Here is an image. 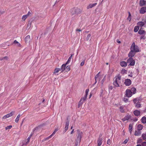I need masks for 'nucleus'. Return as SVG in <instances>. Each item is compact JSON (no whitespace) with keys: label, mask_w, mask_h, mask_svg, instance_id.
<instances>
[{"label":"nucleus","mask_w":146,"mask_h":146,"mask_svg":"<svg viewBox=\"0 0 146 146\" xmlns=\"http://www.w3.org/2000/svg\"><path fill=\"white\" fill-rule=\"evenodd\" d=\"M127 19L128 20H129V21H130L131 19V17H129L128 16Z\"/></svg>","instance_id":"nucleus-58"},{"label":"nucleus","mask_w":146,"mask_h":146,"mask_svg":"<svg viewBox=\"0 0 146 146\" xmlns=\"http://www.w3.org/2000/svg\"><path fill=\"white\" fill-rule=\"evenodd\" d=\"M128 139H126L123 142V144H126L128 141Z\"/></svg>","instance_id":"nucleus-46"},{"label":"nucleus","mask_w":146,"mask_h":146,"mask_svg":"<svg viewBox=\"0 0 146 146\" xmlns=\"http://www.w3.org/2000/svg\"><path fill=\"white\" fill-rule=\"evenodd\" d=\"M126 96L127 97H130L132 95V92L131 90L127 89L125 92Z\"/></svg>","instance_id":"nucleus-8"},{"label":"nucleus","mask_w":146,"mask_h":146,"mask_svg":"<svg viewBox=\"0 0 146 146\" xmlns=\"http://www.w3.org/2000/svg\"><path fill=\"white\" fill-rule=\"evenodd\" d=\"M20 117V114H18V115H17L16 119H15V122L16 123L18 122L19 120V118Z\"/></svg>","instance_id":"nucleus-33"},{"label":"nucleus","mask_w":146,"mask_h":146,"mask_svg":"<svg viewBox=\"0 0 146 146\" xmlns=\"http://www.w3.org/2000/svg\"><path fill=\"white\" fill-rule=\"evenodd\" d=\"M142 139H141L140 138H139L138 139L137 143H141L142 142Z\"/></svg>","instance_id":"nucleus-42"},{"label":"nucleus","mask_w":146,"mask_h":146,"mask_svg":"<svg viewBox=\"0 0 146 146\" xmlns=\"http://www.w3.org/2000/svg\"><path fill=\"white\" fill-rule=\"evenodd\" d=\"M128 13H129V16H128L129 17H131V15L130 13V12H129Z\"/></svg>","instance_id":"nucleus-64"},{"label":"nucleus","mask_w":146,"mask_h":146,"mask_svg":"<svg viewBox=\"0 0 146 146\" xmlns=\"http://www.w3.org/2000/svg\"><path fill=\"white\" fill-rule=\"evenodd\" d=\"M100 73V72H99V73L97 74H96V76H95V82L94 84H96V82H97V79L98 78V77H99V74Z\"/></svg>","instance_id":"nucleus-35"},{"label":"nucleus","mask_w":146,"mask_h":146,"mask_svg":"<svg viewBox=\"0 0 146 146\" xmlns=\"http://www.w3.org/2000/svg\"><path fill=\"white\" fill-rule=\"evenodd\" d=\"M130 50L135 53L138 52L139 51V47L138 46L135 45L134 42H133L132 44Z\"/></svg>","instance_id":"nucleus-3"},{"label":"nucleus","mask_w":146,"mask_h":146,"mask_svg":"<svg viewBox=\"0 0 146 146\" xmlns=\"http://www.w3.org/2000/svg\"><path fill=\"white\" fill-rule=\"evenodd\" d=\"M105 78V77H104V79H103L102 80V81H101V82H102V84H103V83H104V78Z\"/></svg>","instance_id":"nucleus-57"},{"label":"nucleus","mask_w":146,"mask_h":146,"mask_svg":"<svg viewBox=\"0 0 146 146\" xmlns=\"http://www.w3.org/2000/svg\"><path fill=\"white\" fill-rule=\"evenodd\" d=\"M135 53V52L131 50L130 51L128 54V56L130 58H132V57L134 56Z\"/></svg>","instance_id":"nucleus-13"},{"label":"nucleus","mask_w":146,"mask_h":146,"mask_svg":"<svg viewBox=\"0 0 146 146\" xmlns=\"http://www.w3.org/2000/svg\"><path fill=\"white\" fill-rule=\"evenodd\" d=\"M139 99L138 98H135L133 100V102L135 104V107L137 108H140L141 107V105L139 102Z\"/></svg>","instance_id":"nucleus-4"},{"label":"nucleus","mask_w":146,"mask_h":146,"mask_svg":"<svg viewBox=\"0 0 146 146\" xmlns=\"http://www.w3.org/2000/svg\"><path fill=\"white\" fill-rule=\"evenodd\" d=\"M113 80H114V82H113V85L116 87H119V83L118 82V81L117 80V79L114 78Z\"/></svg>","instance_id":"nucleus-11"},{"label":"nucleus","mask_w":146,"mask_h":146,"mask_svg":"<svg viewBox=\"0 0 146 146\" xmlns=\"http://www.w3.org/2000/svg\"><path fill=\"white\" fill-rule=\"evenodd\" d=\"M139 29V26H136L135 27L134 29V31L135 32H137L138 31Z\"/></svg>","instance_id":"nucleus-30"},{"label":"nucleus","mask_w":146,"mask_h":146,"mask_svg":"<svg viewBox=\"0 0 146 146\" xmlns=\"http://www.w3.org/2000/svg\"><path fill=\"white\" fill-rule=\"evenodd\" d=\"M12 127V125L8 126L5 127V129L6 130H7L8 129H10Z\"/></svg>","instance_id":"nucleus-39"},{"label":"nucleus","mask_w":146,"mask_h":146,"mask_svg":"<svg viewBox=\"0 0 146 146\" xmlns=\"http://www.w3.org/2000/svg\"><path fill=\"white\" fill-rule=\"evenodd\" d=\"M56 133V132H55V131H54V132L51 135H50V136L52 137V136H53Z\"/></svg>","instance_id":"nucleus-52"},{"label":"nucleus","mask_w":146,"mask_h":146,"mask_svg":"<svg viewBox=\"0 0 146 146\" xmlns=\"http://www.w3.org/2000/svg\"><path fill=\"white\" fill-rule=\"evenodd\" d=\"M145 23L142 21L139 22L137 23V25L140 27H143L145 25Z\"/></svg>","instance_id":"nucleus-25"},{"label":"nucleus","mask_w":146,"mask_h":146,"mask_svg":"<svg viewBox=\"0 0 146 146\" xmlns=\"http://www.w3.org/2000/svg\"><path fill=\"white\" fill-rule=\"evenodd\" d=\"M29 142V141H28V140H27V141L24 144L25 145H26Z\"/></svg>","instance_id":"nucleus-56"},{"label":"nucleus","mask_w":146,"mask_h":146,"mask_svg":"<svg viewBox=\"0 0 146 146\" xmlns=\"http://www.w3.org/2000/svg\"><path fill=\"white\" fill-rule=\"evenodd\" d=\"M51 137L50 135L49 136H48V137L46 138H45L44 139H43L42 140V142H44L47 140H48V139H49Z\"/></svg>","instance_id":"nucleus-34"},{"label":"nucleus","mask_w":146,"mask_h":146,"mask_svg":"<svg viewBox=\"0 0 146 146\" xmlns=\"http://www.w3.org/2000/svg\"><path fill=\"white\" fill-rule=\"evenodd\" d=\"M89 89H87L86 90V94H88V92H89Z\"/></svg>","instance_id":"nucleus-53"},{"label":"nucleus","mask_w":146,"mask_h":146,"mask_svg":"<svg viewBox=\"0 0 146 146\" xmlns=\"http://www.w3.org/2000/svg\"><path fill=\"white\" fill-rule=\"evenodd\" d=\"M32 21H31V20H29L28 21V23L27 25V26L28 27H30L31 26V24H32Z\"/></svg>","instance_id":"nucleus-38"},{"label":"nucleus","mask_w":146,"mask_h":146,"mask_svg":"<svg viewBox=\"0 0 146 146\" xmlns=\"http://www.w3.org/2000/svg\"><path fill=\"white\" fill-rule=\"evenodd\" d=\"M110 143H111V141H110V139H109L108 140V141H107V144L109 145H110Z\"/></svg>","instance_id":"nucleus-51"},{"label":"nucleus","mask_w":146,"mask_h":146,"mask_svg":"<svg viewBox=\"0 0 146 146\" xmlns=\"http://www.w3.org/2000/svg\"><path fill=\"white\" fill-rule=\"evenodd\" d=\"M76 31H79V32L82 31V30H80V29H76Z\"/></svg>","instance_id":"nucleus-55"},{"label":"nucleus","mask_w":146,"mask_h":146,"mask_svg":"<svg viewBox=\"0 0 146 146\" xmlns=\"http://www.w3.org/2000/svg\"><path fill=\"white\" fill-rule=\"evenodd\" d=\"M13 43L15 44H17V45L19 47H21V45L16 40H15L14 41Z\"/></svg>","instance_id":"nucleus-31"},{"label":"nucleus","mask_w":146,"mask_h":146,"mask_svg":"<svg viewBox=\"0 0 146 146\" xmlns=\"http://www.w3.org/2000/svg\"><path fill=\"white\" fill-rule=\"evenodd\" d=\"M131 83V80L129 79H126L124 82L126 86H130Z\"/></svg>","instance_id":"nucleus-10"},{"label":"nucleus","mask_w":146,"mask_h":146,"mask_svg":"<svg viewBox=\"0 0 146 146\" xmlns=\"http://www.w3.org/2000/svg\"><path fill=\"white\" fill-rule=\"evenodd\" d=\"M67 64H66V63L62 65L61 67V69H62L61 72H63L65 70L66 68V66Z\"/></svg>","instance_id":"nucleus-20"},{"label":"nucleus","mask_w":146,"mask_h":146,"mask_svg":"<svg viewBox=\"0 0 146 146\" xmlns=\"http://www.w3.org/2000/svg\"><path fill=\"white\" fill-rule=\"evenodd\" d=\"M119 110L120 111L121 113H123L124 112V111L123 109V107L122 106H121L119 108Z\"/></svg>","instance_id":"nucleus-36"},{"label":"nucleus","mask_w":146,"mask_h":146,"mask_svg":"<svg viewBox=\"0 0 146 146\" xmlns=\"http://www.w3.org/2000/svg\"><path fill=\"white\" fill-rule=\"evenodd\" d=\"M142 146H146V141H144L142 142L141 143Z\"/></svg>","instance_id":"nucleus-44"},{"label":"nucleus","mask_w":146,"mask_h":146,"mask_svg":"<svg viewBox=\"0 0 146 146\" xmlns=\"http://www.w3.org/2000/svg\"><path fill=\"white\" fill-rule=\"evenodd\" d=\"M143 128V125L141 124H139L137 126V129L138 131H140Z\"/></svg>","instance_id":"nucleus-22"},{"label":"nucleus","mask_w":146,"mask_h":146,"mask_svg":"<svg viewBox=\"0 0 146 146\" xmlns=\"http://www.w3.org/2000/svg\"><path fill=\"white\" fill-rule=\"evenodd\" d=\"M59 72V71L58 70V68H56L54 70V74H55V73H57L58 72Z\"/></svg>","instance_id":"nucleus-41"},{"label":"nucleus","mask_w":146,"mask_h":146,"mask_svg":"<svg viewBox=\"0 0 146 146\" xmlns=\"http://www.w3.org/2000/svg\"><path fill=\"white\" fill-rule=\"evenodd\" d=\"M133 113L135 116H138L140 114V111L138 110H136L133 111Z\"/></svg>","instance_id":"nucleus-17"},{"label":"nucleus","mask_w":146,"mask_h":146,"mask_svg":"<svg viewBox=\"0 0 146 146\" xmlns=\"http://www.w3.org/2000/svg\"><path fill=\"white\" fill-rule=\"evenodd\" d=\"M66 69L68 71H70V66H67L66 67Z\"/></svg>","instance_id":"nucleus-45"},{"label":"nucleus","mask_w":146,"mask_h":146,"mask_svg":"<svg viewBox=\"0 0 146 146\" xmlns=\"http://www.w3.org/2000/svg\"><path fill=\"white\" fill-rule=\"evenodd\" d=\"M85 60H83L80 64V65L82 66H83L84 64Z\"/></svg>","instance_id":"nucleus-50"},{"label":"nucleus","mask_w":146,"mask_h":146,"mask_svg":"<svg viewBox=\"0 0 146 146\" xmlns=\"http://www.w3.org/2000/svg\"><path fill=\"white\" fill-rule=\"evenodd\" d=\"M82 12V10L80 9L77 7H74L72 9L71 13L72 15H78L81 13Z\"/></svg>","instance_id":"nucleus-2"},{"label":"nucleus","mask_w":146,"mask_h":146,"mask_svg":"<svg viewBox=\"0 0 146 146\" xmlns=\"http://www.w3.org/2000/svg\"><path fill=\"white\" fill-rule=\"evenodd\" d=\"M31 138V136H29L27 138V140H28V141H29L30 140V139Z\"/></svg>","instance_id":"nucleus-60"},{"label":"nucleus","mask_w":146,"mask_h":146,"mask_svg":"<svg viewBox=\"0 0 146 146\" xmlns=\"http://www.w3.org/2000/svg\"><path fill=\"white\" fill-rule=\"evenodd\" d=\"M31 14V13H30V12L29 11L28 12V13L27 14V15L28 16H29Z\"/></svg>","instance_id":"nucleus-54"},{"label":"nucleus","mask_w":146,"mask_h":146,"mask_svg":"<svg viewBox=\"0 0 146 146\" xmlns=\"http://www.w3.org/2000/svg\"><path fill=\"white\" fill-rule=\"evenodd\" d=\"M142 137L144 140L146 141V133H143L142 135Z\"/></svg>","instance_id":"nucleus-27"},{"label":"nucleus","mask_w":146,"mask_h":146,"mask_svg":"<svg viewBox=\"0 0 146 146\" xmlns=\"http://www.w3.org/2000/svg\"><path fill=\"white\" fill-rule=\"evenodd\" d=\"M123 100L124 101V102H127L128 101V100L127 98H124Z\"/></svg>","instance_id":"nucleus-48"},{"label":"nucleus","mask_w":146,"mask_h":146,"mask_svg":"<svg viewBox=\"0 0 146 146\" xmlns=\"http://www.w3.org/2000/svg\"><path fill=\"white\" fill-rule=\"evenodd\" d=\"M141 121L143 123H146V117L145 116L143 117L141 119Z\"/></svg>","instance_id":"nucleus-24"},{"label":"nucleus","mask_w":146,"mask_h":146,"mask_svg":"<svg viewBox=\"0 0 146 146\" xmlns=\"http://www.w3.org/2000/svg\"><path fill=\"white\" fill-rule=\"evenodd\" d=\"M8 58H9L8 56H5L4 57H3V60H7L8 59Z\"/></svg>","instance_id":"nucleus-47"},{"label":"nucleus","mask_w":146,"mask_h":146,"mask_svg":"<svg viewBox=\"0 0 146 146\" xmlns=\"http://www.w3.org/2000/svg\"><path fill=\"white\" fill-rule=\"evenodd\" d=\"M145 1L144 0H140L139 4L140 6L142 7L145 5Z\"/></svg>","instance_id":"nucleus-18"},{"label":"nucleus","mask_w":146,"mask_h":146,"mask_svg":"<svg viewBox=\"0 0 146 146\" xmlns=\"http://www.w3.org/2000/svg\"><path fill=\"white\" fill-rule=\"evenodd\" d=\"M87 95H88V94H86L84 97H85L86 98L87 97Z\"/></svg>","instance_id":"nucleus-59"},{"label":"nucleus","mask_w":146,"mask_h":146,"mask_svg":"<svg viewBox=\"0 0 146 146\" xmlns=\"http://www.w3.org/2000/svg\"><path fill=\"white\" fill-rule=\"evenodd\" d=\"M28 17V16L27 15H24L22 17V19L23 21H25L26 18Z\"/></svg>","instance_id":"nucleus-37"},{"label":"nucleus","mask_w":146,"mask_h":146,"mask_svg":"<svg viewBox=\"0 0 146 146\" xmlns=\"http://www.w3.org/2000/svg\"><path fill=\"white\" fill-rule=\"evenodd\" d=\"M141 132L140 131H135L134 135L136 136H138L140 135Z\"/></svg>","instance_id":"nucleus-21"},{"label":"nucleus","mask_w":146,"mask_h":146,"mask_svg":"<svg viewBox=\"0 0 146 146\" xmlns=\"http://www.w3.org/2000/svg\"><path fill=\"white\" fill-rule=\"evenodd\" d=\"M74 133V129H73L71 132V134H72Z\"/></svg>","instance_id":"nucleus-63"},{"label":"nucleus","mask_w":146,"mask_h":146,"mask_svg":"<svg viewBox=\"0 0 146 146\" xmlns=\"http://www.w3.org/2000/svg\"><path fill=\"white\" fill-rule=\"evenodd\" d=\"M97 4V3H94L93 4H90L89 5H88L87 7V9H88L90 8H92L93 7L95 6Z\"/></svg>","instance_id":"nucleus-15"},{"label":"nucleus","mask_w":146,"mask_h":146,"mask_svg":"<svg viewBox=\"0 0 146 146\" xmlns=\"http://www.w3.org/2000/svg\"><path fill=\"white\" fill-rule=\"evenodd\" d=\"M74 55V54H71V56H70V57L69 58H68V61H67V62H66V64H68L70 62L71 58H72V56Z\"/></svg>","instance_id":"nucleus-28"},{"label":"nucleus","mask_w":146,"mask_h":146,"mask_svg":"<svg viewBox=\"0 0 146 146\" xmlns=\"http://www.w3.org/2000/svg\"><path fill=\"white\" fill-rule=\"evenodd\" d=\"M30 40V36L29 35H27L26 36L25 38V40L26 42H27L28 41H29Z\"/></svg>","instance_id":"nucleus-26"},{"label":"nucleus","mask_w":146,"mask_h":146,"mask_svg":"<svg viewBox=\"0 0 146 146\" xmlns=\"http://www.w3.org/2000/svg\"><path fill=\"white\" fill-rule=\"evenodd\" d=\"M102 138H99L98 141V146H100L102 143Z\"/></svg>","instance_id":"nucleus-14"},{"label":"nucleus","mask_w":146,"mask_h":146,"mask_svg":"<svg viewBox=\"0 0 146 146\" xmlns=\"http://www.w3.org/2000/svg\"><path fill=\"white\" fill-rule=\"evenodd\" d=\"M69 120L68 119V118H67V120L66 122L65 123V127L64 128V130L63 131V133H65L67 130L68 129V126L69 125Z\"/></svg>","instance_id":"nucleus-6"},{"label":"nucleus","mask_w":146,"mask_h":146,"mask_svg":"<svg viewBox=\"0 0 146 146\" xmlns=\"http://www.w3.org/2000/svg\"><path fill=\"white\" fill-rule=\"evenodd\" d=\"M77 135L75 140V146H78L80 145L81 142V139L83 135L82 132L79 129L77 130Z\"/></svg>","instance_id":"nucleus-1"},{"label":"nucleus","mask_w":146,"mask_h":146,"mask_svg":"<svg viewBox=\"0 0 146 146\" xmlns=\"http://www.w3.org/2000/svg\"><path fill=\"white\" fill-rule=\"evenodd\" d=\"M131 118V116L130 115H127L125 116L124 118L123 119H124V121L126 120H128L129 119H130Z\"/></svg>","instance_id":"nucleus-32"},{"label":"nucleus","mask_w":146,"mask_h":146,"mask_svg":"<svg viewBox=\"0 0 146 146\" xmlns=\"http://www.w3.org/2000/svg\"><path fill=\"white\" fill-rule=\"evenodd\" d=\"M91 36V35L90 34H88L86 38V39L87 40H88L90 38Z\"/></svg>","instance_id":"nucleus-43"},{"label":"nucleus","mask_w":146,"mask_h":146,"mask_svg":"<svg viewBox=\"0 0 146 146\" xmlns=\"http://www.w3.org/2000/svg\"><path fill=\"white\" fill-rule=\"evenodd\" d=\"M146 12V7H142L140 10V13L141 14H144Z\"/></svg>","instance_id":"nucleus-12"},{"label":"nucleus","mask_w":146,"mask_h":146,"mask_svg":"<svg viewBox=\"0 0 146 146\" xmlns=\"http://www.w3.org/2000/svg\"><path fill=\"white\" fill-rule=\"evenodd\" d=\"M127 62L125 61H122L120 62V65L122 67H126L127 65Z\"/></svg>","instance_id":"nucleus-19"},{"label":"nucleus","mask_w":146,"mask_h":146,"mask_svg":"<svg viewBox=\"0 0 146 146\" xmlns=\"http://www.w3.org/2000/svg\"><path fill=\"white\" fill-rule=\"evenodd\" d=\"M113 89V87L112 86H109V90L110 91Z\"/></svg>","instance_id":"nucleus-49"},{"label":"nucleus","mask_w":146,"mask_h":146,"mask_svg":"<svg viewBox=\"0 0 146 146\" xmlns=\"http://www.w3.org/2000/svg\"><path fill=\"white\" fill-rule=\"evenodd\" d=\"M114 78H117L118 81L120 80L121 79V77L119 75H118L117 77H115Z\"/></svg>","instance_id":"nucleus-40"},{"label":"nucleus","mask_w":146,"mask_h":146,"mask_svg":"<svg viewBox=\"0 0 146 146\" xmlns=\"http://www.w3.org/2000/svg\"><path fill=\"white\" fill-rule=\"evenodd\" d=\"M133 127V125L132 124H130L129 125V131L131 134V131L132 130Z\"/></svg>","instance_id":"nucleus-23"},{"label":"nucleus","mask_w":146,"mask_h":146,"mask_svg":"<svg viewBox=\"0 0 146 146\" xmlns=\"http://www.w3.org/2000/svg\"><path fill=\"white\" fill-rule=\"evenodd\" d=\"M138 33L140 35L145 34V31L142 29V28H141L138 31Z\"/></svg>","instance_id":"nucleus-16"},{"label":"nucleus","mask_w":146,"mask_h":146,"mask_svg":"<svg viewBox=\"0 0 146 146\" xmlns=\"http://www.w3.org/2000/svg\"><path fill=\"white\" fill-rule=\"evenodd\" d=\"M131 92H132V93H133V94H135L136 92V89L135 88H132L131 89Z\"/></svg>","instance_id":"nucleus-29"},{"label":"nucleus","mask_w":146,"mask_h":146,"mask_svg":"<svg viewBox=\"0 0 146 146\" xmlns=\"http://www.w3.org/2000/svg\"><path fill=\"white\" fill-rule=\"evenodd\" d=\"M0 12H1L0 13V14H2L4 13V11H0Z\"/></svg>","instance_id":"nucleus-62"},{"label":"nucleus","mask_w":146,"mask_h":146,"mask_svg":"<svg viewBox=\"0 0 146 146\" xmlns=\"http://www.w3.org/2000/svg\"><path fill=\"white\" fill-rule=\"evenodd\" d=\"M86 98L85 97H82L81 98L78 104V108H79L80 106L82 105L84 102L86 101Z\"/></svg>","instance_id":"nucleus-7"},{"label":"nucleus","mask_w":146,"mask_h":146,"mask_svg":"<svg viewBox=\"0 0 146 146\" xmlns=\"http://www.w3.org/2000/svg\"><path fill=\"white\" fill-rule=\"evenodd\" d=\"M14 113V111H12L10 113L4 115L2 119H5L9 117L12 116L13 115Z\"/></svg>","instance_id":"nucleus-9"},{"label":"nucleus","mask_w":146,"mask_h":146,"mask_svg":"<svg viewBox=\"0 0 146 146\" xmlns=\"http://www.w3.org/2000/svg\"><path fill=\"white\" fill-rule=\"evenodd\" d=\"M144 36H141V38H140V39H144Z\"/></svg>","instance_id":"nucleus-61"},{"label":"nucleus","mask_w":146,"mask_h":146,"mask_svg":"<svg viewBox=\"0 0 146 146\" xmlns=\"http://www.w3.org/2000/svg\"><path fill=\"white\" fill-rule=\"evenodd\" d=\"M127 63L129 65L133 66L135 65V61L132 58H129L127 60Z\"/></svg>","instance_id":"nucleus-5"}]
</instances>
